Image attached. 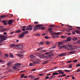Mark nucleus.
Segmentation results:
<instances>
[{
	"label": "nucleus",
	"instance_id": "f257e3e1",
	"mask_svg": "<svg viewBox=\"0 0 80 80\" xmlns=\"http://www.w3.org/2000/svg\"><path fill=\"white\" fill-rule=\"evenodd\" d=\"M64 47L65 48L68 50H75V46H72L70 44H69L67 46H64Z\"/></svg>",
	"mask_w": 80,
	"mask_h": 80
},
{
	"label": "nucleus",
	"instance_id": "f03ea898",
	"mask_svg": "<svg viewBox=\"0 0 80 80\" xmlns=\"http://www.w3.org/2000/svg\"><path fill=\"white\" fill-rule=\"evenodd\" d=\"M65 42H67L66 40H63L62 42H58V47H59V48L61 49L62 48H65V47H64V46H66L65 45H63V46H60V45H63L65 43Z\"/></svg>",
	"mask_w": 80,
	"mask_h": 80
},
{
	"label": "nucleus",
	"instance_id": "7ed1b4c3",
	"mask_svg": "<svg viewBox=\"0 0 80 80\" xmlns=\"http://www.w3.org/2000/svg\"><path fill=\"white\" fill-rule=\"evenodd\" d=\"M33 27H34V25H29L27 27L25 30H33L32 28H33Z\"/></svg>",
	"mask_w": 80,
	"mask_h": 80
},
{
	"label": "nucleus",
	"instance_id": "20e7f679",
	"mask_svg": "<svg viewBox=\"0 0 80 80\" xmlns=\"http://www.w3.org/2000/svg\"><path fill=\"white\" fill-rule=\"evenodd\" d=\"M0 38L2 39H0V43H2V42H3V41H4L6 40V39L5 38V36H3V35H0Z\"/></svg>",
	"mask_w": 80,
	"mask_h": 80
},
{
	"label": "nucleus",
	"instance_id": "39448f33",
	"mask_svg": "<svg viewBox=\"0 0 80 80\" xmlns=\"http://www.w3.org/2000/svg\"><path fill=\"white\" fill-rule=\"evenodd\" d=\"M43 26V25H41V24H38L36 26H35V27L33 29V31H35L37 30L38 28L39 27H42Z\"/></svg>",
	"mask_w": 80,
	"mask_h": 80
},
{
	"label": "nucleus",
	"instance_id": "423d86ee",
	"mask_svg": "<svg viewBox=\"0 0 80 80\" xmlns=\"http://www.w3.org/2000/svg\"><path fill=\"white\" fill-rule=\"evenodd\" d=\"M52 30L53 28H49L48 29V30L49 31L50 33H51V35H52L53 33V31H52Z\"/></svg>",
	"mask_w": 80,
	"mask_h": 80
},
{
	"label": "nucleus",
	"instance_id": "0eeeda50",
	"mask_svg": "<svg viewBox=\"0 0 80 80\" xmlns=\"http://www.w3.org/2000/svg\"><path fill=\"white\" fill-rule=\"evenodd\" d=\"M8 21H5V20H3L2 21V23H3V25H8V24L7 23V22H8Z\"/></svg>",
	"mask_w": 80,
	"mask_h": 80
},
{
	"label": "nucleus",
	"instance_id": "6e6552de",
	"mask_svg": "<svg viewBox=\"0 0 80 80\" xmlns=\"http://www.w3.org/2000/svg\"><path fill=\"white\" fill-rule=\"evenodd\" d=\"M7 29H5V28H3L2 29H1L0 30V31L1 32H5L6 30H7Z\"/></svg>",
	"mask_w": 80,
	"mask_h": 80
},
{
	"label": "nucleus",
	"instance_id": "1a4fd4ad",
	"mask_svg": "<svg viewBox=\"0 0 80 80\" xmlns=\"http://www.w3.org/2000/svg\"><path fill=\"white\" fill-rule=\"evenodd\" d=\"M13 20L12 19H11L9 20L8 23L9 25H11L12 23H13Z\"/></svg>",
	"mask_w": 80,
	"mask_h": 80
},
{
	"label": "nucleus",
	"instance_id": "9d476101",
	"mask_svg": "<svg viewBox=\"0 0 80 80\" xmlns=\"http://www.w3.org/2000/svg\"><path fill=\"white\" fill-rule=\"evenodd\" d=\"M24 36L25 34H24L23 32H22V33L19 35V38H22V37H24Z\"/></svg>",
	"mask_w": 80,
	"mask_h": 80
},
{
	"label": "nucleus",
	"instance_id": "9b49d317",
	"mask_svg": "<svg viewBox=\"0 0 80 80\" xmlns=\"http://www.w3.org/2000/svg\"><path fill=\"white\" fill-rule=\"evenodd\" d=\"M58 72L59 73V74H64L65 73L64 72H62V71L61 70H59L58 71Z\"/></svg>",
	"mask_w": 80,
	"mask_h": 80
},
{
	"label": "nucleus",
	"instance_id": "f8f14e48",
	"mask_svg": "<svg viewBox=\"0 0 80 80\" xmlns=\"http://www.w3.org/2000/svg\"><path fill=\"white\" fill-rule=\"evenodd\" d=\"M75 53H76V52L75 51H71L70 52H67V53H68V54Z\"/></svg>",
	"mask_w": 80,
	"mask_h": 80
},
{
	"label": "nucleus",
	"instance_id": "ddd939ff",
	"mask_svg": "<svg viewBox=\"0 0 80 80\" xmlns=\"http://www.w3.org/2000/svg\"><path fill=\"white\" fill-rule=\"evenodd\" d=\"M60 35V33H55L54 32H53V33L52 34V36H53V35Z\"/></svg>",
	"mask_w": 80,
	"mask_h": 80
},
{
	"label": "nucleus",
	"instance_id": "4468645a",
	"mask_svg": "<svg viewBox=\"0 0 80 80\" xmlns=\"http://www.w3.org/2000/svg\"><path fill=\"white\" fill-rule=\"evenodd\" d=\"M15 46V44H11L9 46V47H10V48H13V47H14Z\"/></svg>",
	"mask_w": 80,
	"mask_h": 80
},
{
	"label": "nucleus",
	"instance_id": "2eb2a0df",
	"mask_svg": "<svg viewBox=\"0 0 80 80\" xmlns=\"http://www.w3.org/2000/svg\"><path fill=\"white\" fill-rule=\"evenodd\" d=\"M52 55H53V54H51L49 55H48L46 56V58H50V57H52Z\"/></svg>",
	"mask_w": 80,
	"mask_h": 80
},
{
	"label": "nucleus",
	"instance_id": "dca6fc26",
	"mask_svg": "<svg viewBox=\"0 0 80 80\" xmlns=\"http://www.w3.org/2000/svg\"><path fill=\"white\" fill-rule=\"evenodd\" d=\"M18 48L20 49H22V48H23V46L22 45H19Z\"/></svg>",
	"mask_w": 80,
	"mask_h": 80
},
{
	"label": "nucleus",
	"instance_id": "f3484780",
	"mask_svg": "<svg viewBox=\"0 0 80 80\" xmlns=\"http://www.w3.org/2000/svg\"><path fill=\"white\" fill-rule=\"evenodd\" d=\"M7 17V15H2L1 16L0 18H5Z\"/></svg>",
	"mask_w": 80,
	"mask_h": 80
},
{
	"label": "nucleus",
	"instance_id": "a211bd4d",
	"mask_svg": "<svg viewBox=\"0 0 80 80\" xmlns=\"http://www.w3.org/2000/svg\"><path fill=\"white\" fill-rule=\"evenodd\" d=\"M75 32H76V33L78 34H80V31L78 30L76 31Z\"/></svg>",
	"mask_w": 80,
	"mask_h": 80
},
{
	"label": "nucleus",
	"instance_id": "6ab92c4d",
	"mask_svg": "<svg viewBox=\"0 0 80 80\" xmlns=\"http://www.w3.org/2000/svg\"><path fill=\"white\" fill-rule=\"evenodd\" d=\"M72 40V39H71V38L70 37H68L67 38V41H68V42H69V41H70V40Z\"/></svg>",
	"mask_w": 80,
	"mask_h": 80
},
{
	"label": "nucleus",
	"instance_id": "aec40b11",
	"mask_svg": "<svg viewBox=\"0 0 80 80\" xmlns=\"http://www.w3.org/2000/svg\"><path fill=\"white\" fill-rule=\"evenodd\" d=\"M55 77V76L54 75H53L51 76L50 78H49V79H52V78H53Z\"/></svg>",
	"mask_w": 80,
	"mask_h": 80
},
{
	"label": "nucleus",
	"instance_id": "412c9836",
	"mask_svg": "<svg viewBox=\"0 0 80 80\" xmlns=\"http://www.w3.org/2000/svg\"><path fill=\"white\" fill-rule=\"evenodd\" d=\"M18 57H23V55L19 54H18Z\"/></svg>",
	"mask_w": 80,
	"mask_h": 80
},
{
	"label": "nucleus",
	"instance_id": "4be33fe9",
	"mask_svg": "<svg viewBox=\"0 0 80 80\" xmlns=\"http://www.w3.org/2000/svg\"><path fill=\"white\" fill-rule=\"evenodd\" d=\"M48 61H47L45 62H44L42 63V65H45V64H46V63H48Z\"/></svg>",
	"mask_w": 80,
	"mask_h": 80
},
{
	"label": "nucleus",
	"instance_id": "5701e85b",
	"mask_svg": "<svg viewBox=\"0 0 80 80\" xmlns=\"http://www.w3.org/2000/svg\"><path fill=\"white\" fill-rule=\"evenodd\" d=\"M10 57L11 58H13V57H14V56H13V54H12V53H10Z\"/></svg>",
	"mask_w": 80,
	"mask_h": 80
},
{
	"label": "nucleus",
	"instance_id": "b1692460",
	"mask_svg": "<svg viewBox=\"0 0 80 80\" xmlns=\"http://www.w3.org/2000/svg\"><path fill=\"white\" fill-rule=\"evenodd\" d=\"M65 55V54L64 53H61L59 54V57H61V56H63V55Z\"/></svg>",
	"mask_w": 80,
	"mask_h": 80
},
{
	"label": "nucleus",
	"instance_id": "393cba45",
	"mask_svg": "<svg viewBox=\"0 0 80 80\" xmlns=\"http://www.w3.org/2000/svg\"><path fill=\"white\" fill-rule=\"evenodd\" d=\"M58 74H60V73H57V72H54L52 74V75H58Z\"/></svg>",
	"mask_w": 80,
	"mask_h": 80
},
{
	"label": "nucleus",
	"instance_id": "a878e982",
	"mask_svg": "<svg viewBox=\"0 0 80 80\" xmlns=\"http://www.w3.org/2000/svg\"><path fill=\"white\" fill-rule=\"evenodd\" d=\"M43 48H40L37 49V50L38 51H39V50H42Z\"/></svg>",
	"mask_w": 80,
	"mask_h": 80
},
{
	"label": "nucleus",
	"instance_id": "bb28decb",
	"mask_svg": "<svg viewBox=\"0 0 80 80\" xmlns=\"http://www.w3.org/2000/svg\"><path fill=\"white\" fill-rule=\"evenodd\" d=\"M23 33H24V34L25 35V34L28 33V31H26L24 32H23Z\"/></svg>",
	"mask_w": 80,
	"mask_h": 80
},
{
	"label": "nucleus",
	"instance_id": "cd10ccee",
	"mask_svg": "<svg viewBox=\"0 0 80 80\" xmlns=\"http://www.w3.org/2000/svg\"><path fill=\"white\" fill-rule=\"evenodd\" d=\"M35 35L37 37H39V36H40V34L39 33L35 34Z\"/></svg>",
	"mask_w": 80,
	"mask_h": 80
},
{
	"label": "nucleus",
	"instance_id": "c85d7f7f",
	"mask_svg": "<svg viewBox=\"0 0 80 80\" xmlns=\"http://www.w3.org/2000/svg\"><path fill=\"white\" fill-rule=\"evenodd\" d=\"M47 52V51H46V50H42L41 51V52L42 53H43V52Z\"/></svg>",
	"mask_w": 80,
	"mask_h": 80
},
{
	"label": "nucleus",
	"instance_id": "c756f323",
	"mask_svg": "<svg viewBox=\"0 0 80 80\" xmlns=\"http://www.w3.org/2000/svg\"><path fill=\"white\" fill-rule=\"evenodd\" d=\"M10 65H11V62H8V63L7 65L8 66H9Z\"/></svg>",
	"mask_w": 80,
	"mask_h": 80
},
{
	"label": "nucleus",
	"instance_id": "7c9ffc66",
	"mask_svg": "<svg viewBox=\"0 0 80 80\" xmlns=\"http://www.w3.org/2000/svg\"><path fill=\"white\" fill-rule=\"evenodd\" d=\"M22 65V64L19 63H17L15 64V66H17L18 65Z\"/></svg>",
	"mask_w": 80,
	"mask_h": 80
},
{
	"label": "nucleus",
	"instance_id": "2f4dec72",
	"mask_svg": "<svg viewBox=\"0 0 80 80\" xmlns=\"http://www.w3.org/2000/svg\"><path fill=\"white\" fill-rule=\"evenodd\" d=\"M39 57H41V58H43V57H44V56L42 55H39Z\"/></svg>",
	"mask_w": 80,
	"mask_h": 80
},
{
	"label": "nucleus",
	"instance_id": "473e14b6",
	"mask_svg": "<svg viewBox=\"0 0 80 80\" xmlns=\"http://www.w3.org/2000/svg\"><path fill=\"white\" fill-rule=\"evenodd\" d=\"M43 44H44V42H41L40 43V44L41 45H43Z\"/></svg>",
	"mask_w": 80,
	"mask_h": 80
},
{
	"label": "nucleus",
	"instance_id": "72a5a7b5",
	"mask_svg": "<svg viewBox=\"0 0 80 80\" xmlns=\"http://www.w3.org/2000/svg\"><path fill=\"white\" fill-rule=\"evenodd\" d=\"M24 76H25L24 74H22L21 75V78H23V77H24Z\"/></svg>",
	"mask_w": 80,
	"mask_h": 80
},
{
	"label": "nucleus",
	"instance_id": "f704fd0d",
	"mask_svg": "<svg viewBox=\"0 0 80 80\" xmlns=\"http://www.w3.org/2000/svg\"><path fill=\"white\" fill-rule=\"evenodd\" d=\"M5 57H8V54L7 53L5 54Z\"/></svg>",
	"mask_w": 80,
	"mask_h": 80
},
{
	"label": "nucleus",
	"instance_id": "c9c22d12",
	"mask_svg": "<svg viewBox=\"0 0 80 80\" xmlns=\"http://www.w3.org/2000/svg\"><path fill=\"white\" fill-rule=\"evenodd\" d=\"M0 62H2V63H5V61H3L2 60H0Z\"/></svg>",
	"mask_w": 80,
	"mask_h": 80
},
{
	"label": "nucleus",
	"instance_id": "e433bc0d",
	"mask_svg": "<svg viewBox=\"0 0 80 80\" xmlns=\"http://www.w3.org/2000/svg\"><path fill=\"white\" fill-rule=\"evenodd\" d=\"M64 72H70V70H64Z\"/></svg>",
	"mask_w": 80,
	"mask_h": 80
},
{
	"label": "nucleus",
	"instance_id": "4c0bfd02",
	"mask_svg": "<svg viewBox=\"0 0 80 80\" xmlns=\"http://www.w3.org/2000/svg\"><path fill=\"white\" fill-rule=\"evenodd\" d=\"M77 40V38H74L72 40L75 41V40Z\"/></svg>",
	"mask_w": 80,
	"mask_h": 80
},
{
	"label": "nucleus",
	"instance_id": "58836bf2",
	"mask_svg": "<svg viewBox=\"0 0 80 80\" xmlns=\"http://www.w3.org/2000/svg\"><path fill=\"white\" fill-rule=\"evenodd\" d=\"M29 65L31 67H32V66H33V63H30L29 64Z\"/></svg>",
	"mask_w": 80,
	"mask_h": 80
},
{
	"label": "nucleus",
	"instance_id": "ea45409f",
	"mask_svg": "<svg viewBox=\"0 0 80 80\" xmlns=\"http://www.w3.org/2000/svg\"><path fill=\"white\" fill-rule=\"evenodd\" d=\"M22 32V31H21V30H19L17 31L16 32H17V33H20V32Z\"/></svg>",
	"mask_w": 80,
	"mask_h": 80
},
{
	"label": "nucleus",
	"instance_id": "a19ab883",
	"mask_svg": "<svg viewBox=\"0 0 80 80\" xmlns=\"http://www.w3.org/2000/svg\"><path fill=\"white\" fill-rule=\"evenodd\" d=\"M12 68H13V69H17V68L16 67H15V66H13L12 67Z\"/></svg>",
	"mask_w": 80,
	"mask_h": 80
},
{
	"label": "nucleus",
	"instance_id": "79ce46f5",
	"mask_svg": "<svg viewBox=\"0 0 80 80\" xmlns=\"http://www.w3.org/2000/svg\"><path fill=\"white\" fill-rule=\"evenodd\" d=\"M50 53H51V52H46L45 53V55H48Z\"/></svg>",
	"mask_w": 80,
	"mask_h": 80
},
{
	"label": "nucleus",
	"instance_id": "37998d69",
	"mask_svg": "<svg viewBox=\"0 0 80 80\" xmlns=\"http://www.w3.org/2000/svg\"><path fill=\"white\" fill-rule=\"evenodd\" d=\"M50 27H55V25H52L50 26Z\"/></svg>",
	"mask_w": 80,
	"mask_h": 80
},
{
	"label": "nucleus",
	"instance_id": "c03bdc74",
	"mask_svg": "<svg viewBox=\"0 0 80 80\" xmlns=\"http://www.w3.org/2000/svg\"><path fill=\"white\" fill-rule=\"evenodd\" d=\"M30 57L31 58H34V56L33 55H31L30 56Z\"/></svg>",
	"mask_w": 80,
	"mask_h": 80
},
{
	"label": "nucleus",
	"instance_id": "a18cd8bd",
	"mask_svg": "<svg viewBox=\"0 0 80 80\" xmlns=\"http://www.w3.org/2000/svg\"><path fill=\"white\" fill-rule=\"evenodd\" d=\"M45 38H46V39H48L49 37L47 36H46L45 37Z\"/></svg>",
	"mask_w": 80,
	"mask_h": 80
},
{
	"label": "nucleus",
	"instance_id": "49530a36",
	"mask_svg": "<svg viewBox=\"0 0 80 80\" xmlns=\"http://www.w3.org/2000/svg\"><path fill=\"white\" fill-rule=\"evenodd\" d=\"M39 79H40V78H35L34 80H39Z\"/></svg>",
	"mask_w": 80,
	"mask_h": 80
},
{
	"label": "nucleus",
	"instance_id": "de8ad7c7",
	"mask_svg": "<svg viewBox=\"0 0 80 80\" xmlns=\"http://www.w3.org/2000/svg\"><path fill=\"white\" fill-rule=\"evenodd\" d=\"M72 34L73 35H75V31H72Z\"/></svg>",
	"mask_w": 80,
	"mask_h": 80
},
{
	"label": "nucleus",
	"instance_id": "09e8293b",
	"mask_svg": "<svg viewBox=\"0 0 80 80\" xmlns=\"http://www.w3.org/2000/svg\"><path fill=\"white\" fill-rule=\"evenodd\" d=\"M72 62H78V60H77V59H76L75 60L72 61Z\"/></svg>",
	"mask_w": 80,
	"mask_h": 80
},
{
	"label": "nucleus",
	"instance_id": "8fccbe9b",
	"mask_svg": "<svg viewBox=\"0 0 80 80\" xmlns=\"http://www.w3.org/2000/svg\"><path fill=\"white\" fill-rule=\"evenodd\" d=\"M46 43L47 45H49L50 44V42H46Z\"/></svg>",
	"mask_w": 80,
	"mask_h": 80
},
{
	"label": "nucleus",
	"instance_id": "3c124183",
	"mask_svg": "<svg viewBox=\"0 0 80 80\" xmlns=\"http://www.w3.org/2000/svg\"><path fill=\"white\" fill-rule=\"evenodd\" d=\"M58 36L56 35L54 36V38H58Z\"/></svg>",
	"mask_w": 80,
	"mask_h": 80
},
{
	"label": "nucleus",
	"instance_id": "603ef678",
	"mask_svg": "<svg viewBox=\"0 0 80 80\" xmlns=\"http://www.w3.org/2000/svg\"><path fill=\"white\" fill-rule=\"evenodd\" d=\"M48 78H49V77L48 76L46 77L45 78V80H47V79H48Z\"/></svg>",
	"mask_w": 80,
	"mask_h": 80
},
{
	"label": "nucleus",
	"instance_id": "864d4df0",
	"mask_svg": "<svg viewBox=\"0 0 80 80\" xmlns=\"http://www.w3.org/2000/svg\"><path fill=\"white\" fill-rule=\"evenodd\" d=\"M76 67H80V64H77V65H76Z\"/></svg>",
	"mask_w": 80,
	"mask_h": 80
},
{
	"label": "nucleus",
	"instance_id": "5fc2aeb1",
	"mask_svg": "<svg viewBox=\"0 0 80 80\" xmlns=\"http://www.w3.org/2000/svg\"><path fill=\"white\" fill-rule=\"evenodd\" d=\"M33 63H34L35 64H37V62L33 61Z\"/></svg>",
	"mask_w": 80,
	"mask_h": 80
},
{
	"label": "nucleus",
	"instance_id": "6e6d98bb",
	"mask_svg": "<svg viewBox=\"0 0 80 80\" xmlns=\"http://www.w3.org/2000/svg\"><path fill=\"white\" fill-rule=\"evenodd\" d=\"M72 34V33L69 32V33H68L67 35H70Z\"/></svg>",
	"mask_w": 80,
	"mask_h": 80
},
{
	"label": "nucleus",
	"instance_id": "4d7b16f0",
	"mask_svg": "<svg viewBox=\"0 0 80 80\" xmlns=\"http://www.w3.org/2000/svg\"><path fill=\"white\" fill-rule=\"evenodd\" d=\"M67 26L68 27H70V28H72V27H73L71 26Z\"/></svg>",
	"mask_w": 80,
	"mask_h": 80
},
{
	"label": "nucleus",
	"instance_id": "13d9d810",
	"mask_svg": "<svg viewBox=\"0 0 80 80\" xmlns=\"http://www.w3.org/2000/svg\"><path fill=\"white\" fill-rule=\"evenodd\" d=\"M73 62V61H68L67 63H70L71 62Z\"/></svg>",
	"mask_w": 80,
	"mask_h": 80
},
{
	"label": "nucleus",
	"instance_id": "bf43d9fd",
	"mask_svg": "<svg viewBox=\"0 0 80 80\" xmlns=\"http://www.w3.org/2000/svg\"><path fill=\"white\" fill-rule=\"evenodd\" d=\"M77 43H78V44H80V40L78 41Z\"/></svg>",
	"mask_w": 80,
	"mask_h": 80
},
{
	"label": "nucleus",
	"instance_id": "052dcab7",
	"mask_svg": "<svg viewBox=\"0 0 80 80\" xmlns=\"http://www.w3.org/2000/svg\"><path fill=\"white\" fill-rule=\"evenodd\" d=\"M31 78L32 79H35V77L34 76H32Z\"/></svg>",
	"mask_w": 80,
	"mask_h": 80
},
{
	"label": "nucleus",
	"instance_id": "680f3d73",
	"mask_svg": "<svg viewBox=\"0 0 80 80\" xmlns=\"http://www.w3.org/2000/svg\"><path fill=\"white\" fill-rule=\"evenodd\" d=\"M38 22H34V24H38Z\"/></svg>",
	"mask_w": 80,
	"mask_h": 80
},
{
	"label": "nucleus",
	"instance_id": "e2e57ef3",
	"mask_svg": "<svg viewBox=\"0 0 80 80\" xmlns=\"http://www.w3.org/2000/svg\"><path fill=\"white\" fill-rule=\"evenodd\" d=\"M20 45H15V47H19V46Z\"/></svg>",
	"mask_w": 80,
	"mask_h": 80
},
{
	"label": "nucleus",
	"instance_id": "0e129e2a",
	"mask_svg": "<svg viewBox=\"0 0 80 80\" xmlns=\"http://www.w3.org/2000/svg\"><path fill=\"white\" fill-rule=\"evenodd\" d=\"M41 30H44V27H42L41 28Z\"/></svg>",
	"mask_w": 80,
	"mask_h": 80
},
{
	"label": "nucleus",
	"instance_id": "69168bd1",
	"mask_svg": "<svg viewBox=\"0 0 80 80\" xmlns=\"http://www.w3.org/2000/svg\"><path fill=\"white\" fill-rule=\"evenodd\" d=\"M39 76H43V74H39Z\"/></svg>",
	"mask_w": 80,
	"mask_h": 80
},
{
	"label": "nucleus",
	"instance_id": "338daca9",
	"mask_svg": "<svg viewBox=\"0 0 80 80\" xmlns=\"http://www.w3.org/2000/svg\"><path fill=\"white\" fill-rule=\"evenodd\" d=\"M26 27H27V26H22V28H25Z\"/></svg>",
	"mask_w": 80,
	"mask_h": 80
},
{
	"label": "nucleus",
	"instance_id": "774afa93",
	"mask_svg": "<svg viewBox=\"0 0 80 80\" xmlns=\"http://www.w3.org/2000/svg\"><path fill=\"white\" fill-rule=\"evenodd\" d=\"M80 71V69H78V72H79Z\"/></svg>",
	"mask_w": 80,
	"mask_h": 80
}]
</instances>
